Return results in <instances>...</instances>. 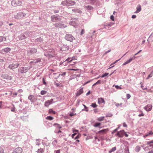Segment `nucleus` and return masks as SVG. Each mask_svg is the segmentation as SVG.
Wrapping results in <instances>:
<instances>
[{"label":"nucleus","mask_w":153,"mask_h":153,"mask_svg":"<svg viewBox=\"0 0 153 153\" xmlns=\"http://www.w3.org/2000/svg\"><path fill=\"white\" fill-rule=\"evenodd\" d=\"M30 68L31 67H20L18 69V72L21 74L25 73L27 72Z\"/></svg>","instance_id":"obj_1"},{"label":"nucleus","mask_w":153,"mask_h":153,"mask_svg":"<svg viewBox=\"0 0 153 153\" xmlns=\"http://www.w3.org/2000/svg\"><path fill=\"white\" fill-rule=\"evenodd\" d=\"M11 4L13 6L16 7L21 5L22 2L21 0H13L12 1Z\"/></svg>","instance_id":"obj_2"},{"label":"nucleus","mask_w":153,"mask_h":153,"mask_svg":"<svg viewBox=\"0 0 153 153\" xmlns=\"http://www.w3.org/2000/svg\"><path fill=\"white\" fill-rule=\"evenodd\" d=\"M26 15V14L22 12H19L15 16V19H21Z\"/></svg>","instance_id":"obj_3"},{"label":"nucleus","mask_w":153,"mask_h":153,"mask_svg":"<svg viewBox=\"0 0 153 153\" xmlns=\"http://www.w3.org/2000/svg\"><path fill=\"white\" fill-rule=\"evenodd\" d=\"M65 39L68 41L72 42L75 39L71 34H67L65 37Z\"/></svg>","instance_id":"obj_4"},{"label":"nucleus","mask_w":153,"mask_h":153,"mask_svg":"<svg viewBox=\"0 0 153 153\" xmlns=\"http://www.w3.org/2000/svg\"><path fill=\"white\" fill-rule=\"evenodd\" d=\"M19 65V63H12L9 65L8 68L10 70H13L17 68Z\"/></svg>","instance_id":"obj_5"},{"label":"nucleus","mask_w":153,"mask_h":153,"mask_svg":"<svg viewBox=\"0 0 153 153\" xmlns=\"http://www.w3.org/2000/svg\"><path fill=\"white\" fill-rule=\"evenodd\" d=\"M51 20L53 22L59 21L61 20L59 16L53 15L51 17Z\"/></svg>","instance_id":"obj_6"},{"label":"nucleus","mask_w":153,"mask_h":153,"mask_svg":"<svg viewBox=\"0 0 153 153\" xmlns=\"http://www.w3.org/2000/svg\"><path fill=\"white\" fill-rule=\"evenodd\" d=\"M56 27H59L60 28H64L67 27L66 25H65L62 23H56L53 25Z\"/></svg>","instance_id":"obj_7"},{"label":"nucleus","mask_w":153,"mask_h":153,"mask_svg":"<svg viewBox=\"0 0 153 153\" xmlns=\"http://www.w3.org/2000/svg\"><path fill=\"white\" fill-rule=\"evenodd\" d=\"M125 131L124 130H122L118 132L116 134L119 137H123Z\"/></svg>","instance_id":"obj_8"},{"label":"nucleus","mask_w":153,"mask_h":153,"mask_svg":"<svg viewBox=\"0 0 153 153\" xmlns=\"http://www.w3.org/2000/svg\"><path fill=\"white\" fill-rule=\"evenodd\" d=\"M152 107V105L151 104H148L144 107V109L147 111H150Z\"/></svg>","instance_id":"obj_9"},{"label":"nucleus","mask_w":153,"mask_h":153,"mask_svg":"<svg viewBox=\"0 0 153 153\" xmlns=\"http://www.w3.org/2000/svg\"><path fill=\"white\" fill-rule=\"evenodd\" d=\"M22 152V149L21 148L18 147L15 149L12 153H21Z\"/></svg>","instance_id":"obj_10"},{"label":"nucleus","mask_w":153,"mask_h":153,"mask_svg":"<svg viewBox=\"0 0 153 153\" xmlns=\"http://www.w3.org/2000/svg\"><path fill=\"white\" fill-rule=\"evenodd\" d=\"M53 101V99L47 100L45 102V106L46 107L48 106L52 103Z\"/></svg>","instance_id":"obj_11"},{"label":"nucleus","mask_w":153,"mask_h":153,"mask_svg":"<svg viewBox=\"0 0 153 153\" xmlns=\"http://www.w3.org/2000/svg\"><path fill=\"white\" fill-rule=\"evenodd\" d=\"M67 6H71L74 5L75 4L74 1L71 0H67Z\"/></svg>","instance_id":"obj_12"},{"label":"nucleus","mask_w":153,"mask_h":153,"mask_svg":"<svg viewBox=\"0 0 153 153\" xmlns=\"http://www.w3.org/2000/svg\"><path fill=\"white\" fill-rule=\"evenodd\" d=\"M74 19L75 20L74 21H72L71 22H70L69 23V24L70 25H72L73 26H74V27H76V26L77 25V24L76 22L77 21V19L76 18H74Z\"/></svg>","instance_id":"obj_13"},{"label":"nucleus","mask_w":153,"mask_h":153,"mask_svg":"<svg viewBox=\"0 0 153 153\" xmlns=\"http://www.w3.org/2000/svg\"><path fill=\"white\" fill-rule=\"evenodd\" d=\"M141 10V7L140 4H138L136 7V11L134 12L135 13H137L140 12Z\"/></svg>","instance_id":"obj_14"},{"label":"nucleus","mask_w":153,"mask_h":153,"mask_svg":"<svg viewBox=\"0 0 153 153\" xmlns=\"http://www.w3.org/2000/svg\"><path fill=\"white\" fill-rule=\"evenodd\" d=\"M146 144L149 145V146L152 148L153 147V140L147 141Z\"/></svg>","instance_id":"obj_15"},{"label":"nucleus","mask_w":153,"mask_h":153,"mask_svg":"<svg viewBox=\"0 0 153 153\" xmlns=\"http://www.w3.org/2000/svg\"><path fill=\"white\" fill-rule=\"evenodd\" d=\"M83 92V90L82 88H80L77 92L76 93V96H79L82 94Z\"/></svg>","instance_id":"obj_16"},{"label":"nucleus","mask_w":153,"mask_h":153,"mask_svg":"<svg viewBox=\"0 0 153 153\" xmlns=\"http://www.w3.org/2000/svg\"><path fill=\"white\" fill-rule=\"evenodd\" d=\"M11 50V49L9 48H5L1 50V51L5 52L6 53H7Z\"/></svg>","instance_id":"obj_17"},{"label":"nucleus","mask_w":153,"mask_h":153,"mask_svg":"<svg viewBox=\"0 0 153 153\" xmlns=\"http://www.w3.org/2000/svg\"><path fill=\"white\" fill-rule=\"evenodd\" d=\"M29 100H30L31 102H33L35 101L34 100V97L33 95H30L28 97Z\"/></svg>","instance_id":"obj_18"},{"label":"nucleus","mask_w":153,"mask_h":153,"mask_svg":"<svg viewBox=\"0 0 153 153\" xmlns=\"http://www.w3.org/2000/svg\"><path fill=\"white\" fill-rule=\"evenodd\" d=\"M72 10L73 12L74 13H82V11L81 10L77 9H73Z\"/></svg>","instance_id":"obj_19"},{"label":"nucleus","mask_w":153,"mask_h":153,"mask_svg":"<svg viewBox=\"0 0 153 153\" xmlns=\"http://www.w3.org/2000/svg\"><path fill=\"white\" fill-rule=\"evenodd\" d=\"M41 59L40 58H38L34 60L33 61H31L30 63H36L38 62H39L41 61Z\"/></svg>","instance_id":"obj_20"},{"label":"nucleus","mask_w":153,"mask_h":153,"mask_svg":"<svg viewBox=\"0 0 153 153\" xmlns=\"http://www.w3.org/2000/svg\"><path fill=\"white\" fill-rule=\"evenodd\" d=\"M26 38L25 35L24 34H21L20 36H19V38L20 40H23Z\"/></svg>","instance_id":"obj_21"},{"label":"nucleus","mask_w":153,"mask_h":153,"mask_svg":"<svg viewBox=\"0 0 153 153\" xmlns=\"http://www.w3.org/2000/svg\"><path fill=\"white\" fill-rule=\"evenodd\" d=\"M85 8H86V9L88 10H91L93 9V7L92 6L90 5L85 6Z\"/></svg>","instance_id":"obj_22"},{"label":"nucleus","mask_w":153,"mask_h":153,"mask_svg":"<svg viewBox=\"0 0 153 153\" xmlns=\"http://www.w3.org/2000/svg\"><path fill=\"white\" fill-rule=\"evenodd\" d=\"M108 128L105 129H102V130H101L100 131H98V133H105L106 132H107L108 131Z\"/></svg>","instance_id":"obj_23"},{"label":"nucleus","mask_w":153,"mask_h":153,"mask_svg":"<svg viewBox=\"0 0 153 153\" xmlns=\"http://www.w3.org/2000/svg\"><path fill=\"white\" fill-rule=\"evenodd\" d=\"M58 143V141L56 140L55 139L52 142V144L53 146L54 147H56V146L57 144Z\"/></svg>","instance_id":"obj_24"},{"label":"nucleus","mask_w":153,"mask_h":153,"mask_svg":"<svg viewBox=\"0 0 153 153\" xmlns=\"http://www.w3.org/2000/svg\"><path fill=\"white\" fill-rule=\"evenodd\" d=\"M98 102L99 104L104 103L105 102L104 99L102 98H100L98 99Z\"/></svg>","instance_id":"obj_25"},{"label":"nucleus","mask_w":153,"mask_h":153,"mask_svg":"<svg viewBox=\"0 0 153 153\" xmlns=\"http://www.w3.org/2000/svg\"><path fill=\"white\" fill-rule=\"evenodd\" d=\"M153 134V132L152 131H150L147 133H146L145 135L144 136V138H146V137L149 135Z\"/></svg>","instance_id":"obj_26"},{"label":"nucleus","mask_w":153,"mask_h":153,"mask_svg":"<svg viewBox=\"0 0 153 153\" xmlns=\"http://www.w3.org/2000/svg\"><path fill=\"white\" fill-rule=\"evenodd\" d=\"M45 149H44L40 148L38 149L37 151V153H42L44 152Z\"/></svg>","instance_id":"obj_27"},{"label":"nucleus","mask_w":153,"mask_h":153,"mask_svg":"<svg viewBox=\"0 0 153 153\" xmlns=\"http://www.w3.org/2000/svg\"><path fill=\"white\" fill-rule=\"evenodd\" d=\"M36 52V49L34 48H32L30 50V52L31 53H35Z\"/></svg>","instance_id":"obj_28"},{"label":"nucleus","mask_w":153,"mask_h":153,"mask_svg":"<svg viewBox=\"0 0 153 153\" xmlns=\"http://www.w3.org/2000/svg\"><path fill=\"white\" fill-rule=\"evenodd\" d=\"M61 4L63 6H67V0H65L62 1L61 2Z\"/></svg>","instance_id":"obj_29"},{"label":"nucleus","mask_w":153,"mask_h":153,"mask_svg":"<svg viewBox=\"0 0 153 153\" xmlns=\"http://www.w3.org/2000/svg\"><path fill=\"white\" fill-rule=\"evenodd\" d=\"M140 147L138 146H137L135 147L134 150L136 152H138L140 150Z\"/></svg>","instance_id":"obj_30"},{"label":"nucleus","mask_w":153,"mask_h":153,"mask_svg":"<svg viewBox=\"0 0 153 153\" xmlns=\"http://www.w3.org/2000/svg\"><path fill=\"white\" fill-rule=\"evenodd\" d=\"M101 125V123H96L95 124L93 125V126L95 127H99L100 128H101V127H99Z\"/></svg>","instance_id":"obj_31"},{"label":"nucleus","mask_w":153,"mask_h":153,"mask_svg":"<svg viewBox=\"0 0 153 153\" xmlns=\"http://www.w3.org/2000/svg\"><path fill=\"white\" fill-rule=\"evenodd\" d=\"M116 150V147H114L112 148L110 150H109L108 151V152L109 153H111L112 152H114Z\"/></svg>","instance_id":"obj_32"},{"label":"nucleus","mask_w":153,"mask_h":153,"mask_svg":"<svg viewBox=\"0 0 153 153\" xmlns=\"http://www.w3.org/2000/svg\"><path fill=\"white\" fill-rule=\"evenodd\" d=\"M4 78L8 80H11L12 79V77L9 75L5 76Z\"/></svg>","instance_id":"obj_33"},{"label":"nucleus","mask_w":153,"mask_h":153,"mask_svg":"<svg viewBox=\"0 0 153 153\" xmlns=\"http://www.w3.org/2000/svg\"><path fill=\"white\" fill-rule=\"evenodd\" d=\"M104 116L98 118L97 120L98 121H102L104 120Z\"/></svg>","instance_id":"obj_34"},{"label":"nucleus","mask_w":153,"mask_h":153,"mask_svg":"<svg viewBox=\"0 0 153 153\" xmlns=\"http://www.w3.org/2000/svg\"><path fill=\"white\" fill-rule=\"evenodd\" d=\"M46 119L47 120H53V117H51V116H48L46 118Z\"/></svg>","instance_id":"obj_35"},{"label":"nucleus","mask_w":153,"mask_h":153,"mask_svg":"<svg viewBox=\"0 0 153 153\" xmlns=\"http://www.w3.org/2000/svg\"><path fill=\"white\" fill-rule=\"evenodd\" d=\"M49 113H52L53 114H56V112L51 109H50L49 110Z\"/></svg>","instance_id":"obj_36"},{"label":"nucleus","mask_w":153,"mask_h":153,"mask_svg":"<svg viewBox=\"0 0 153 153\" xmlns=\"http://www.w3.org/2000/svg\"><path fill=\"white\" fill-rule=\"evenodd\" d=\"M136 58H137V57H135V56H134V55L133 56H132V57H131L129 58V59L130 61L131 62L133 60H134V59H135Z\"/></svg>","instance_id":"obj_37"},{"label":"nucleus","mask_w":153,"mask_h":153,"mask_svg":"<svg viewBox=\"0 0 153 153\" xmlns=\"http://www.w3.org/2000/svg\"><path fill=\"white\" fill-rule=\"evenodd\" d=\"M153 76V73L152 72H151L150 74H149L148 77L146 78V79H149V78Z\"/></svg>","instance_id":"obj_38"},{"label":"nucleus","mask_w":153,"mask_h":153,"mask_svg":"<svg viewBox=\"0 0 153 153\" xmlns=\"http://www.w3.org/2000/svg\"><path fill=\"white\" fill-rule=\"evenodd\" d=\"M104 26L105 27H104V28L107 29V27H108V28H109L110 27H111V24H109L107 25H104Z\"/></svg>","instance_id":"obj_39"},{"label":"nucleus","mask_w":153,"mask_h":153,"mask_svg":"<svg viewBox=\"0 0 153 153\" xmlns=\"http://www.w3.org/2000/svg\"><path fill=\"white\" fill-rule=\"evenodd\" d=\"M47 91H44V90H42L41 91L40 94L42 95H43L44 94H46Z\"/></svg>","instance_id":"obj_40"},{"label":"nucleus","mask_w":153,"mask_h":153,"mask_svg":"<svg viewBox=\"0 0 153 153\" xmlns=\"http://www.w3.org/2000/svg\"><path fill=\"white\" fill-rule=\"evenodd\" d=\"M131 62L129 59L128 60H127L123 64V65H126L127 64H128L129 63H130Z\"/></svg>","instance_id":"obj_41"},{"label":"nucleus","mask_w":153,"mask_h":153,"mask_svg":"<svg viewBox=\"0 0 153 153\" xmlns=\"http://www.w3.org/2000/svg\"><path fill=\"white\" fill-rule=\"evenodd\" d=\"M91 107L93 108H95L97 107V105L95 103H92L91 105Z\"/></svg>","instance_id":"obj_42"},{"label":"nucleus","mask_w":153,"mask_h":153,"mask_svg":"<svg viewBox=\"0 0 153 153\" xmlns=\"http://www.w3.org/2000/svg\"><path fill=\"white\" fill-rule=\"evenodd\" d=\"M71 58V59L70 60V61H72L73 60H77V57L76 56H73Z\"/></svg>","instance_id":"obj_43"},{"label":"nucleus","mask_w":153,"mask_h":153,"mask_svg":"<svg viewBox=\"0 0 153 153\" xmlns=\"http://www.w3.org/2000/svg\"><path fill=\"white\" fill-rule=\"evenodd\" d=\"M108 74H109L108 73H105L104 74H103L101 77L102 78L106 76H107V75H108Z\"/></svg>","instance_id":"obj_44"},{"label":"nucleus","mask_w":153,"mask_h":153,"mask_svg":"<svg viewBox=\"0 0 153 153\" xmlns=\"http://www.w3.org/2000/svg\"><path fill=\"white\" fill-rule=\"evenodd\" d=\"M80 136L81 135L79 134L75 137H74V138H74L75 140H76V139H77L79 138L80 137Z\"/></svg>","instance_id":"obj_45"},{"label":"nucleus","mask_w":153,"mask_h":153,"mask_svg":"<svg viewBox=\"0 0 153 153\" xmlns=\"http://www.w3.org/2000/svg\"><path fill=\"white\" fill-rule=\"evenodd\" d=\"M5 38L3 36H0V42L3 41L4 39H5Z\"/></svg>","instance_id":"obj_46"},{"label":"nucleus","mask_w":153,"mask_h":153,"mask_svg":"<svg viewBox=\"0 0 153 153\" xmlns=\"http://www.w3.org/2000/svg\"><path fill=\"white\" fill-rule=\"evenodd\" d=\"M13 106V107L11 109V111L13 112H14L15 111V107L14 106V105L13 104H12Z\"/></svg>","instance_id":"obj_47"},{"label":"nucleus","mask_w":153,"mask_h":153,"mask_svg":"<svg viewBox=\"0 0 153 153\" xmlns=\"http://www.w3.org/2000/svg\"><path fill=\"white\" fill-rule=\"evenodd\" d=\"M76 114L75 113H74L73 112H71L69 114V116L70 117H72L73 116H74V115H76Z\"/></svg>","instance_id":"obj_48"},{"label":"nucleus","mask_w":153,"mask_h":153,"mask_svg":"<svg viewBox=\"0 0 153 153\" xmlns=\"http://www.w3.org/2000/svg\"><path fill=\"white\" fill-rule=\"evenodd\" d=\"M36 41L38 42H41L42 41V39L41 37L38 38L36 39Z\"/></svg>","instance_id":"obj_49"},{"label":"nucleus","mask_w":153,"mask_h":153,"mask_svg":"<svg viewBox=\"0 0 153 153\" xmlns=\"http://www.w3.org/2000/svg\"><path fill=\"white\" fill-rule=\"evenodd\" d=\"M4 149L3 147H0V153H4Z\"/></svg>","instance_id":"obj_50"},{"label":"nucleus","mask_w":153,"mask_h":153,"mask_svg":"<svg viewBox=\"0 0 153 153\" xmlns=\"http://www.w3.org/2000/svg\"><path fill=\"white\" fill-rule=\"evenodd\" d=\"M83 105L84 107V110L85 109V111H88V108L84 105L83 104Z\"/></svg>","instance_id":"obj_51"},{"label":"nucleus","mask_w":153,"mask_h":153,"mask_svg":"<svg viewBox=\"0 0 153 153\" xmlns=\"http://www.w3.org/2000/svg\"><path fill=\"white\" fill-rule=\"evenodd\" d=\"M112 116V114L111 113H108L106 114V117H111Z\"/></svg>","instance_id":"obj_52"},{"label":"nucleus","mask_w":153,"mask_h":153,"mask_svg":"<svg viewBox=\"0 0 153 153\" xmlns=\"http://www.w3.org/2000/svg\"><path fill=\"white\" fill-rule=\"evenodd\" d=\"M140 84H141V88H142V89L143 90H145L147 89V88L146 87L145 88H143V84H142V82H141L140 83Z\"/></svg>","instance_id":"obj_53"},{"label":"nucleus","mask_w":153,"mask_h":153,"mask_svg":"<svg viewBox=\"0 0 153 153\" xmlns=\"http://www.w3.org/2000/svg\"><path fill=\"white\" fill-rule=\"evenodd\" d=\"M63 47L65 48L66 50H68L69 48V46L65 45H63Z\"/></svg>","instance_id":"obj_54"},{"label":"nucleus","mask_w":153,"mask_h":153,"mask_svg":"<svg viewBox=\"0 0 153 153\" xmlns=\"http://www.w3.org/2000/svg\"><path fill=\"white\" fill-rule=\"evenodd\" d=\"M94 138L96 142H97L100 141L99 139H98L97 136H95L94 137Z\"/></svg>","instance_id":"obj_55"},{"label":"nucleus","mask_w":153,"mask_h":153,"mask_svg":"<svg viewBox=\"0 0 153 153\" xmlns=\"http://www.w3.org/2000/svg\"><path fill=\"white\" fill-rule=\"evenodd\" d=\"M39 140L37 139L36 140V145L39 146L40 145L39 142L38 141Z\"/></svg>","instance_id":"obj_56"},{"label":"nucleus","mask_w":153,"mask_h":153,"mask_svg":"<svg viewBox=\"0 0 153 153\" xmlns=\"http://www.w3.org/2000/svg\"><path fill=\"white\" fill-rule=\"evenodd\" d=\"M79 69H67L68 70H73V71H77V70H78Z\"/></svg>","instance_id":"obj_57"},{"label":"nucleus","mask_w":153,"mask_h":153,"mask_svg":"<svg viewBox=\"0 0 153 153\" xmlns=\"http://www.w3.org/2000/svg\"><path fill=\"white\" fill-rule=\"evenodd\" d=\"M54 125H56V127H57L59 128H62V127L59 124H57V123H55L54 124Z\"/></svg>","instance_id":"obj_58"},{"label":"nucleus","mask_w":153,"mask_h":153,"mask_svg":"<svg viewBox=\"0 0 153 153\" xmlns=\"http://www.w3.org/2000/svg\"><path fill=\"white\" fill-rule=\"evenodd\" d=\"M131 97V96L129 94H127L126 97H127V99H129Z\"/></svg>","instance_id":"obj_59"},{"label":"nucleus","mask_w":153,"mask_h":153,"mask_svg":"<svg viewBox=\"0 0 153 153\" xmlns=\"http://www.w3.org/2000/svg\"><path fill=\"white\" fill-rule=\"evenodd\" d=\"M71 59V58H68V59H67L65 61H67L68 62H71V61H70V60Z\"/></svg>","instance_id":"obj_60"},{"label":"nucleus","mask_w":153,"mask_h":153,"mask_svg":"<svg viewBox=\"0 0 153 153\" xmlns=\"http://www.w3.org/2000/svg\"><path fill=\"white\" fill-rule=\"evenodd\" d=\"M114 17L113 15H112L111 16L110 19L112 20L113 21H114Z\"/></svg>","instance_id":"obj_61"},{"label":"nucleus","mask_w":153,"mask_h":153,"mask_svg":"<svg viewBox=\"0 0 153 153\" xmlns=\"http://www.w3.org/2000/svg\"><path fill=\"white\" fill-rule=\"evenodd\" d=\"M118 128H117L115 129L112 132V134H114L115 132H116L118 130Z\"/></svg>","instance_id":"obj_62"},{"label":"nucleus","mask_w":153,"mask_h":153,"mask_svg":"<svg viewBox=\"0 0 153 153\" xmlns=\"http://www.w3.org/2000/svg\"><path fill=\"white\" fill-rule=\"evenodd\" d=\"M144 116V114L143 113L142 111L141 112V114H139L138 116L139 117L141 116Z\"/></svg>","instance_id":"obj_63"},{"label":"nucleus","mask_w":153,"mask_h":153,"mask_svg":"<svg viewBox=\"0 0 153 153\" xmlns=\"http://www.w3.org/2000/svg\"><path fill=\"white\" fill-rule=\"evenodd\" d=\"M55 153H60V150H55L54 151Z\"/></svg>","instance_id":"obj_64"}]
</instances>
